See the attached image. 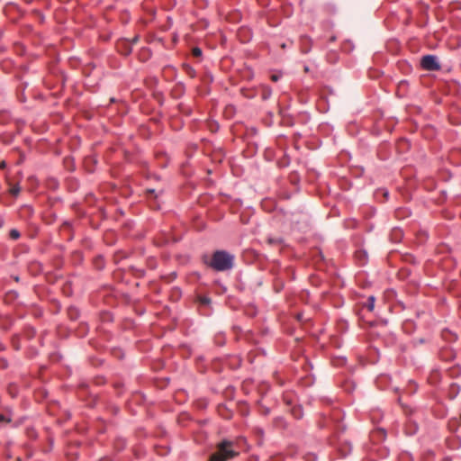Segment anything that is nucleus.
Wrapping results in <instances>:
<instances>
[{"label": "nucleus", "mask_w": 461, "mask_h": 461, "mask_svg": "<svg viewBox=\"0 0 461 461\" xmlns=\"http://www.w3.org/2000/svg\"><path fill=\"white\" fill-rule=\"evenodd\" d=\"M204 263L218 272L230 270L234 265V256L226 250H216L212 258Z\"/></svg>", "instance_id": "1"}, {"label": "nucleus", "mask_w": 461, "mask_h": 461, "mask_svg": "<svg viewBox=\"0 0 461 461\" xmlns=\"http://www.w3.org/2000/svg\"><path fill=\"white\" fill-rule=\"evenodd\" d=\"M238 455V452L232 449V442L223 440L217 447V451L210 457V461H227Z\"/></svg>", "instance_id": "2"}, {"label": "nucleus", "mask_w": 461, "mask_h": 461, "mask_svg": "<svg viewBox=\"0 0 461 461\" xmlns=\"http://www.w3.org/2000/svg\"><path fill=\"white\" fill-rule=\"evenodd\" d=\"M421 67L429 71H438L440 69V64L438 58L434 55H425L421 59Z\"/></svg>", "instance_id": "3"}, {"label": "nucleus", "mask_w": 461, "mask_h": 461, "mask_svg": "<svg viewBox=\"0 0 461 461\" xmlns=\"http://www.w3.org/2000/svg\"><path fill=\"white\" fill-rule=\"evenodd\" d=\"M267 240L272 246H279L283 243V239L280 237H268Z\"/></svg>", "instance_id": "4"}, {"label": "nucleus", "mask_w": 461, "mask_h": 461, "mask_svg": "<svg viewBox=\"0 0 461 461\" xmlns=\"http://www.w3.org/2000/svg\"><path fill=\"white\" fill-rule=\"evenodd\" d=\"M20 191H21V187H20V185H19L18 184L13 185L10 187V189H9L10 194H11L12 195H14V196L18 195V194H19V193H20Z\"/></svg>", "instance_id": "5"}, {"label": "nucleus", "mask_w": 461, "mask_h": 461, "mask_svg": "<svg viewBox=\"0 0 461 461\" xmlns=\"http://www.w3.org/2000/svg\"><path fill=\"white\" fill-rule=\"evenodd\" d=\"M9 235H10V238H11L12 240H17V239H19V238H20V232H19V230H16V229H13V230H10V234H9Z\"/></svg>", "instance_id": "6"}, {"label": "nucleus", "mask_w": 461, "mask_h": 461, "mask_svg": "<svg viewBox=\"0 0 461 461\" xmlns=\"http://www.w3.org/2000/svg\"><path fill=\"white\" fill-rule=\"evenodd\" d=\"M366 307H367V309L369 311H373L374 310V308H375V297L374 296H370L368 298Z\"/></svg>", "instance_id": "7"}, {"label": "nucleus", "mask_w": 461, "mask_h": 461, "mask_svg": "<svg viewBox=\"0 0 461 461\" xmlns=\"http://www.w3.org/2000/svg\"><path fill=\"white\" fill-rule=\"evenodd\" d=\"M0 421L11 422L12 421V417L9 414L2 413V414H0Z\"/></svg>", "instance_id": "8"}, {"label": "nucleus", "mask_w": 461, "mask_h": 461, "mask_svg": "<svg viewBox=\"0 0 461 461\" xmlns=\"http://www.w3.org/2000/svg\"><path fill=\"white\" fill-rule=\"evenodd\" d=\"M192 53L195 57H201L202 56V50L198 47H195L193 49Z\"/></svg>", "instance_id": "9"}, {"label": "nucleus", "mask_w": 461, "mask_h": 461, "mask_svg": "<svg viewBox=\"0 0 461 461\" xmlns=\"http://www.w3.org/2000/svg\"><path fill=\"white\" fill-rule=\"evenodd\" d=\"M270 77H271L272 81L276 82L281 77V75L280 74H272Z\"/></svg>", "instance_id": "10"}, {"label": "nucleus", "mask_w": 461, "mask_h": 461, "mask_svg": "<svg viewBox=\"0 0 461 461\" xmlns=\"http://www.w3.org/2000/svg\"><path fill=\"white\" fill-rule=\"evenodd\" d=\"M269 95H270V91H268V93H266V95H264V98H267Z\"/></svg>", "instance_id": "11"}]
</instances>
